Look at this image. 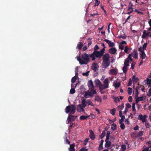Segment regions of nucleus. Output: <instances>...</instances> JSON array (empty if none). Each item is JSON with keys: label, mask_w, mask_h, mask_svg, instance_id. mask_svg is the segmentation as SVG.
Listing matches in <instances>:
<instances>
[{"label": "nucleus", "mask_w": 151, "mask_h": 151, "mask_svg": "<svg viewBox=\"0 0 151 151\" xmlns=\"http://www.w3.org/2000/svg\"><path fill=\"white\" fill-rule=\"evenodd\" d=\"M103 55L102 59V66L103 68H106L108 67L110 65L109 55L108 53L105 54Z\"/></svg>", "instance_id": "obj_1"}, {"label": "nucleus", "mask_w": 151, "mask_h": 151, "mask_svg": "<svg viewBox=\"0 0 151 151\" xmlns=\"http://www.w3.org/2000/svg\"><path fill=\"white\" fill-rule=\"evenodd\" d=\"M99 48L98 46L96 45L94 48L93 52L91 54L89 55L90 57L92 58V60H95L97 55L99 54V51H97Z\"/></svg>", "instance_id": "obj_2"}, {"label": "nucleus", "mask_w": 151, "mask_h": 151, "mask_svg": "<svg viewBox=\"0 0 151 151\" xmlns=\"http://www.w3.org/2000/svg\"><path fill=\"white\" fill-rule=\"evenodd\" d=\"M109 81L108 78L105 79L104 81V85L101 84L99 86L100 91H103L104 89L109 88Z\"/></svg>", "instance_id": "obj_3"}, {"label": "nucleus", "mask_w": 151, "mask_h": 151, "mask_svg": "<svg viewBox=\"0 0 151 151\" xmlns=\"http://www.w3.org/2000/svg\"><path fill=\"white\" fill-rule=\"evenodd\" d=\"M82 104L84 108H85L86 106V104H88V105H91L92 106H93L94 104L93 103H92L90 100L87 99H84L82 101Z\"/></svg>", "instance_id": "obj_4"}, {"label": "nucleus", "mask_w": 151, "mask_h": 151, "mask_svg": "<svg viewBox=\"0 0 151 151\" xmlns=\"http://www.w3.org/2000/svg\"><path fill=\"white\" fill-rule=\"evenodd\" d=\"M89 55L86 54L85 53H83L81 56V58L84 59L83 60V63L82 64H86L89 62Z\"/></svg>", "instance_id": "obj_5"}, {"label": "nucleus", "mask_w": 151, "mask_h": 151, "mask_svg": "<svg viewBox=\"0 0 151 151\" xmlns=\"http://www.w3.org/2000/svg\"><path fill=\"white\" fill-rule=\"evenodd\" d=\"M77 117L76 116L69 115L66 121L67 124H68L70 122L74 121Z\"/></svg>", "instance_id": "obj_6"}, {"label": "nucleus", "mask_w": 151, "mask_h": 151, "mask_svg": "<svg viewBox=\"0 0 151 151\" xmlns=\"http://www.w3.org/2000/svg\"><path fill=\"white\" fill-rule=\"evenodd\" d=\"M138 51L140 52V57L142 58V59H145L146 57V55L145 53L144 50H142V48L141 46L139 48Z\"/></svg>", "instance_id": "obj_7"}, {"label": "nucleus", "mask_w": 151, "mask_h": 151, "mask_svg": "<svg viewBox=\"0 0 151 151\" xmlns=\"http://www.w3.org/2000/svg\"><path fill=\"white\" fill-rule=\"evenodd\" d=\"M99 67V65L96 63H93L92 65L91 68L94 72H96L98 70V68Z\"/></svg>", "instance_id": "obj_8"}, {"label": "nucleus", "mask_w": 151, "mask_h": 151, "mask_svg": "<svg viewBox=\"0 0 151 151\" xmlns=\"http://www.w3.org/2000/svg\"><path fill=\"white\" fill-rule=\"evenodd\" d=\"M84 108L82 104H79L77 107V110L79 112H83L84 111Z\"/></svg>", "instance_id": "obj_9"}, {"label": "nucleus", "mask_w": 151, "mask_h": 151, "mask_svg": "<svg viewBox=\"0 0 151 151\" xmlns=\"http://www.w3.org/2000/svg\"><path fill=\"white\" fill-rule=\"evenodd\" d=\"M105 50V48H103L100 51H99V54H97L96 58H97L99 59H100L101 58V57L103 56V54L104 53V51Z\"/></svg>", "instance_id": "obj_10"}, {"label": "nucleus", "mask_w": 151, "mask_h": 151, "mask_svg": "<svg viewBox=\"0 0 151 151\" xmlns=\"http://www.w3.org/2000/svg\"><path fill=\"white\" fill-rule=\"evenodd\" d=\"M88 86L89 88L90 89L94 88V86L93 84V83L91 80H90L88 81Z\"/></svg>", "instance_id": "obj_11"}, {"label": "nucleus", "mask_w": 151, "mask_h": 151, "mask_svg": "<svg viewBox=\"0 0 151 151\" xmlns=\"http://www.w3.org/2000/svg\"><path fill=\"white\" fill-rule=\"evenodd\" d=\"M104 41H105L108 44L109 47H113L115 46V44L114 43L111 42L108 39H105L104 40Z\"/></svg>", "instance_id": "obj_12"}, {"label": "nucleus", "mask_w": 151, "mask_h": 151, "mask_svg": "<svg viewBox=\"0 0 151 151\" xmlns=\"http://www.w3.org/2000/svg\"><path fill=\"white\" fill-rule=\"evenodd\" d=\"M89 96L90 97H92L93 96V95L96 93V90L93 89H91L90 91L89 92Z\"/></svg>", "instance_id": "obj_13"}, {"label": "nucleus", "mask_w": 151, "mask_h": 151, "mask_svg": "<svg viewBox=\"0 0 151 151\" xmlns=\"http://www.w3.org/2000/svg\"><path fill=\"white\" fill-rule=\"evenodd\" d=\"M146 98L145 96L144 97L143 96L139 97H138L136 99V104H137L140 101H142L145 99Z\"/></svg>", "instance_id": "obj_14"}, {"label": "nucleus", "mask_w": 151, "mask_h": 151, "mask_svg": "<svg viewBox=\"0 0 151 151\" xmlns=\"http://www.w3.org/2000/svg\"><path fill=\"white\" fill-rule=\"evenodd\" d=\"M116 51L117 50L115 47H112L110 48L109 50V52L112 54H115Z\"/></svg>", "instance_id": "obj_15"}, {"label": "nucleus", "mask_w": 151, "mask_h": 151, "mask_svg": "<svg viewBox=\"0 0 151 151\" xmlns=\"http://www.w3.org/2000/svg\"><path fill=\"white\" fill-rule=\"evenodd\" d=\"M90 135L89 136L90 138L92 140H93L95 138V134L93 131L91 130H89Z\"/></svg>", "instance_id": "obj_16"}, {"label": "nucleus", "mask_w": 151, "mask_h": 151, "mask_svg": "<svg viewBox=\"0 0 151 151\" xmlns=\"http://www.w3.org/2000/svg\"><path fill=\"white\" fill-rule=\"evenodd\" d=\"M75 144L74 143L70 145V147L68 149L69 151H77V150H75Z\"/></svg>", "instance_id": "obj_17"}, {"label": "nucleus", "mask_w": 151, "mask_h": 151, "mask_svg": "<svg viewBox=\"0 0 151 151\" xmlns=\"http://www.w3.org/2000/svg\"><path fill=\"white\" fill-rule=\"evenodd\" d=\"M71 108L70 113L72 114H74L76 110L75 106L74 105H71Z\"/></svg>", "instance_id": "obj_18"}, {"label": "nucleus", "mask_w": 151, "mask_h": 151, "mask_svg": "<svg viewBox=\"0 0 151 151\" xmlns=\"http://www.w3.org/2000/svg\"><path fill=\"white\" fill-rule=\"evenodd\" d=\"M108 140H105L106 143L105 145V147H109L111 145V142L110 141H108Z\"/></svg>", "instance_id": "obj_19"}, {"label": "nucleus", "mask_w": 151, "mask_h": 151, "mask_svg": "<svg viewBox=\"0 0 151 151\" xmlns=\"http://www.w3.org/2000/svg\"><path fill=\"white\" fill-rule=\"evenodd\" d=\"M148 36V33L146 32V30H144L143 32V33L142 35V39H145Z\"/></svg>", "instance_id": "obj_20"}, {"label": "nucleus", "mask_w": 151, "mask_h": 151, "mask_svg": "<svg viewBox=\"0 0 151 151\" xmlns=\"http://www.w3.org/2000/svg\"><path fill=\"white\" fill-rule=\"evenodd\" d=\"M132 55L135 59L138 58V53L137 51H134L132 53Z\"/></svg>", "instance_id": "obj_21"}, {"label": "nucleus", "mask_w": 151, "mask_h": 151, "mask_svg": "<svg viewBox=\"0 0 151 151\" xmlns=\"http://www.w3.org/2000/svg\"><path fill=\"white\" fill-rule=\"evenodd\" d=\"M109 72L112 75H116L117 74V72L114 69H110Z\"/></svg>", "instance_id": "obj_22"}, {"label": "nucleus", "mask_w": 151, "mask_h": 151, "mask_svg": "<svg viewBox=\"0 0 151 151\" xmlns=\"http://www.w3.org/2000/svg\"><path fill=\"white\" fill-rule=\"evenodd\" d=\"M133 9L131 6H129L128 8L127 9L128 12H127V14H129L132 13V12H134Z\"/></svg>", "instance_id": "obj_23"}, {"label": "nucleus", "mask_w": 151, "mask_h": 151, "mask_svg": "<svg viewBox=\"0 0 151 151\" xmlns=\"http://www.w3.org/2000/svg\"><path fill=\"white\" fill-rule=\"evenodd\" d=\"M104 142V140L103 139H102L101 140V143L100 144L99 146V147L98 150H102L103 148V143Z\"/></svg>", "instance_id": "obj_24"}, {"label": "nucleus", "mask_w": 151, "mask_h": 151, "mask_svg": "<svg viewBox=\"0 0 151 151\" xmlns=\"http://www.w3.org/2000/svg\"><path fill=\"white\" fill-rule=\"evenodd\" d=\"M71 105L70 106H67L65 109V112L66 113L70 112L71 111Z\"/></svg>", "instance_id": "obj_25"}, {"label": "nucleus", "mask_w": 151, "mask_h": 151, "mask_svg": "<svg viewBox=\"0 0 151 151\" xmlns=\"http://www.w3.org/2000/svg\"><path fill=\"white\" fill-rule=\"evenodd\" d=\"M83 45V44L81 42H80L78 43L77 47L78 48L79 50H81Z\"/></svg>", "instance_id": "obj_26"}, {"label": "nucleus", "mask_w": 151, "mask_h": 151, "mask_svg": "<svg viewBox=\"0 0 151 151\" xmlns=\"http://www.w3.org/2000/svg\"><path fill=\"white\" fill-rule=\"evenodd\" d=\"M95 100L99 102H101L102 101V99L99 96H96L95 97Z\"/></svg>", "instance_id": "obj_27"}, {"label": "nucleus", "mask_w": 151, "mask_h": 151, "mask_svg": "<svg viewBox=\"0 0 151 151\" xmlns=\"http://www.w3.org/2000/svg\"><path fill=\"white\" fill-rule=\"evenodd\" d=\"M129 59L127 58H126L124 60V65L127 66H129Z\"/></svg>", "instance_id": "obj_28"}, {"label": "nucleus", "mask_w": 151, "mask_h": 151, "mask_svg": "<svg viewBox=\"0 0 151 151\" xmlns=\"http://www.w3.org/2000/svg\"><path fill=\"white\" fill-rule=\"evenodd\" d=\"M132 79L133 81L135 83L139 81L138 78L137 77L136 78L135 76H134L132 77Z\"/></svg>", "instance_id": "obj_29"}, {"label": "nucleus", "mask_w": 151, "mask_h": 151, "mask_svg": "<svg viewBox=\"0 0 151 151\" xmlns=\"http://www.w3.org/2000/svg\"><path fill=\"white\" fill-rule=\"evenodd\" d=\"M90 117V115H88L87 116H85L82 115L80 116V119L81 120H83L86 119L87 118Z\"/></svg>", "instance_id": "obj_30"}, {"label": "nucleus", "mask_w": 151, "mask_h": 151, "mask_svg": "<svg viewBox=\"0 0 151 151\" xmlns=\"http://www.w3.org/2000/svg\"><path fill=\"white\" fill-rule=\"evenodd\" d=\"M112 126L111 129L113 131H114L116 129V125L114 123H113L112 124Z\"/></svg>", "instance_id": "obj_31"}, {"label": "nucleus", "mask_w": 151, "mask_h": 151, "mask_svg": "<svg viewBox=\"0 0 151 151\" xmlns=\"http://www.w3.org/2000/svg\"><path fill=\"white\" fill-rule=\"evenodd\" d=\"M127 66H126L124 65V66L122 68V70L123 71V72L125 73H126L127 71Z\"/></svg>", "instance_id": "obj_32"}, {"label": "nucleus", "mask_w": 151, "mask_h": 151, "mask_svg": "<svg viewBox=\"0 0 151 151\" xmlns=\"http://www.w3.org/2000/svg\"><path fill=\"white\" fill-rule=\"evenodd\" d=\"M116 109L115 108H114L111 109L110 110V113L113 115H114L115 114V111Z\"/></svg>", "instance_id": "obj_33"}, {"label": "nucleus", "mask_w": 151, "mask_h": 151, "mask_svg": "<svg viewBox=\"0 0 151 151\" xmlns=\"http://www.w3.org/2000/svg\"><path fill=\"white\" fill-rule=\"evenodd\" d=\"M127 91H128V94L129 95H130L132 93V88L129 87L128 88Z\"/></svg>", "instance_id": "obj_34"}, {"label": "nucleus", "mask_w": 151, "mask_h": 151, "mask_svg": "<svg viewBox=\"0 0 151 151\" xmlns=\"http://www.w3.org/2000/svg\"><path fill=\"white\" fill-rule=\"evenodd\" d=\"M77 60L79 61L81 65H83L84 64H82L83 63V60H82L80 57H78L77 58Z\"/></svg>", "instance_id": "obj_35"}, {"label": "nucleus", "mask_w": 151, "mask_h": 151, "mask_svg": "<svg viewBox=\"0 0 151 151\" xmlns=\"http://www.w3.org/2000/svg\"><path fill=\"white\" fill-rule=\"evenodd\" d=\"M106 132L105 131H103L102 133L101 134L100 136V138L101 139H102L105 136Z\"/></svg>", "instance_id": "obj_36"}, {"label": "nucleus", "mask_w": 151, "mask_h": 151, "mask_svg": "<svg viewBox=\"0 0 151 151\" xmlns=\"http://www.w3.org/2000/svg\"><path fill=\"white\" fill-rule=\"evenodd\" d=\"M147 117V116L145 115H144V117L142 119H141V120L142 121V122L143 123L146 122L147 121V119H146V118Z\"/></svg>", "instance_id": "obj_37"}, {"label": "nucleus", "mask_w": 151, "mask_h": 151, "mask_svg": "<svg viewBox=\"0 0 151 151\" xmlns=\"http://www.w3.org/2000/svg\"><path fill=\"white\" fill-rule=\"evenodd\" d=\"M76 79H77V77L76 76L72 78L71 80V82L72 83H74L76 81Z\"/></svg>", "instance_id": "obj_38"}, {"label": "nucleus", "mask_w": 151, "mask_h": 151, "mask_svg": "<svg viewBox=\"0 0 151 151\" xmlns=\"http://www.w3.org/2000/svg\"><path fill=\"white\" fill-rule=\"evenodd\" d=\"M110 132L109 131H107L106 134V140H109V139Z\"/></svg>", "instance_id": "obj_39"}, {"label": "nucleus", "mask_w": 151, "mask_h": 151, "mask_svg": "<svg viewBox=\"0 0 151 151\" xmlns=\"http://www.w3.org/2000/svg\"><path fill=\"white\" fill-rule=\"evenodd\" d=\"M143 134V132L140 131L138 132L137 134V136L138 137H142Z\"/></svg>", "instance_id": "obj_40"}, {"label": "nucleus", "mask_w": 151, "mask_h": 151, "mask_svg": "<svg viewBox=\"0 0 151 151\" xmlns=\"http://www.w3.org/2000/svg\"><path fill=\"white\" fill-rule=\"evenodd\" d=\"M120 85V83L119 82L116 83L114 84V86L115 88L119 87Z\"/></svg>", "instance_id": "obj_41"}, {"label": "nucleus", "mask_w": 151, "mask_h": 151, "mask_svg": "<svg viewBox=\"0 0 151 151\" xmlns=\"http://www.w3.org/2000/svg\"><path fill=\"white\" fill-rule=\"evenodd\" d=\"M124 107V104L123 103L122 104L118 106V109L119 110L122 109Z\"/></svg>", "instance_id": "obj_42"}, {"label": "nucleus", "mask_w": 151, "mask_h": 151, "mask_svg": "<svg viewBox=\"0 0 151 151\" xmlns=\"http://www.w3.org/2000/svg\"><path fill=\"white\" fill-rule=\"evenodd\" d=\"M76 125L75 124V123H70V125L69 127V129H71V128L72 127H74Z\"/></svg>", "instance_id": "obj_43"}, {"label": "nucleus", "mask_w": 151, "mask_h": 151, "mask_svg": "<svg viewBox=\"0 0 151 151\" xmlns=\"http://www.w3.org/2000/svg\"><path fill=\"white\" fill-rule=\"evenodd\" d=\"M138 95H139V92L138 91H137V90H136V91H135V93L134 96V98L135 99H136L137 97H138Z\"/></svg>", "instance_id": "obj_44"}, {"label": "nucleus", "mask_w": 151, "mask_h": 151, "mask_svg": "<svg viewBox=\"0 0 151 151\" xmlns=\"http://www.w3.org/2000/svg\"><path fill=\"white\" fill-rule=\"evenodd\" d=\"M91 38H88V40H89L88 42V47H89L92 44V41H91Z\"/></svg>", "instance_id": "obj_45"}, {"label": "nucleus", "mask_w": 151, "mask_h": 151, "mask_svg": "<svg viewBox=\"0 0 151 151\" xmlns=\"http://www.w3.org/2000/svg\"><path fill=\"white\" fill-rule=\"evenodd\" d=\"M96 83V85H99V86L101 84H102L101 83V82L98 79L95 81Z\"/></svg>", "instance_id": "obj_46"}, {"label": "nucleus", "mask_w": 151, "mask_h": 151, "mask_svg": "<svg viewBox=\"0 0 151 151\" xmlns=\"http://www.w3.org/2000/svg\"><path fill=\"white\" fill-rule=\"evenodd\" d=\"M147 44V43H145L144 44L142 47V49L143 50H146Z\"/></svg>", "instance_id": "obj_47"}, {"label": "nucleus", "mask_w": 151, "mask_h": 151, "mask_svg": "<svg viewBox=\"0 0 151 151\" xmlns=\"http://www.w3.org/2000/svg\"><path fill=\"white\" fill-rule=\"evenodd\" d=\"M100 3V1H99L98 0H96L95 2V5H94V6H98Z\"/></svg>", "instance_id": "obj_48"}, {"label": "nucleus", "mask_w": 151, "mask_h": 151, "mask_svg": "<svg viewBox=\"0 0 151 151\" xmlns=\"http://www.w3.org/2000/svg\"><path fill=\"white\" fill-rule=\"evenodd\" d=\"M89 139V138H86L85 139V140L84 141V143H83V145H86Z\"/></svg>", "instance_id": "obj_49"}, {"label": "nucleus", "mask_w": 151, "mask_h": 151, "mask_svg": "<svg viewBox=\"0 0 151 151\" xmlns=\"http://www.w3.org/2000/svg\"><path fill=\"white\" fill-rule=\"evenodd\" d=\"M75 92V90L74 88H71L70 91V93L71 94H73Z\"/></svg>", "instance_id": "obj_50"}, {"label": "nucleus", "mask_w": 151, "mask_h": 151, "mask_svg": "<svg viewBox=\"0 0 151 151\" xmlns=\"http://www.w3.org/2000/svg\"><path fill=\"white\" fill-rule=\"evenodd\" d=\"M132 55V54L131 53L130 54H129L127 58L129 59V61L130 60L131 61H132V58L131 56Z\"/></svg>", "instance_id": "obj_51"}, {"label": "nucleus", "mask_w": 151, "mask_h": 151, "mask_svg": "<svg viewBox=\"0 0 151 151\" xmlns=\"http://www.w3.org/2000/svg\"><path fill=\"white\" fill-rule=\"evenodd\" d=\"M134 12H137L138 14H143V12L139 11L137 9H134Z\"/></svg>", "instance_id": "obj_52"}, {"label": "nucleus", "mask_w": 151, "mask_h": 151, "mask_svg": "<svg viewBox=\"0 0 151 151\" xmlns=\"http://www.w3.org/2000/svg\"><path fill=\"white\" fill-rule=\"evenodd\" d=\"M119 49L122 50L124 49V46L123 45L120 43L119 45Z\"/></svg>", "instance_id": "obj_53"}, {"label": "nucleus", "mask_w": 151, "mask_h": 151, "mask_svg": "<svg viewBox=\"0 0 151 151\" xmlns=\"http://www.w3.org/2000/svg\"><path fill=\"white\" fill-rule=\"evenodd\" d=\"M121 124L120 126V127L122 129H123L125 128V127L124 124V123H122V124Z\"/></svg>", "instance_id": "obj_54"}, {"label": "nucleus", "mask_w": 151, "mask_h": 151, "mask_svg": "<svg viewBox=\"0 0 151 151\" xmlns=\"http://www.w3.org/2000/svg\"><path fill=\"white\" fill-rule=\"evenodd\" d=\"M128 50V47L127 46H126L125 47V49L124 50V52L126 53H127Z\"/></svg>", "instance_id": "obj_55"}, {"label": "nucleus", "mask_w": 151, "mask_h": 151, "mask_svg": "<svg viewBox=\"0 0 151 151\" xmlns=\"http://www.w3.org/2000/svg\"><path fill=\"white\" fill-rule=\"evenodd\" d=\"M89 96V93L88 92H86L84 94V97L86 98H88V96Z\"/></svg>", "instance_id": "obj_56"}, {"label": "nucleus", "mask_w": 151, "mask_h": 151, "mask_svg": "<svg viewBox=\"0 0 151 151\" xmlns=\"http://www.w3.org/2000/svg\"><path fill=\"white\" fill-rule=\"evenodd\" d=\"M147 95L149 96H151V88H150L149 89V91L147 93Z\"/></svg>", "instance_id": "obj_57"}, {"label": "nucleus", "mask_w": 151, "mask_h": 151, "mask_svg": "<svg viewBox=\"0 0 151 151\" xmlns=\"http://www.w3.org/2000/svg\"><path fill=\"white\" fill-rule=\"evenodd\" d=\"M132 109L133 111H135L136 110V109L135 108V104L134 103H133L132 104Z\"/></svg>", "instance_id": "obj_58"}, {"label": "nucleus", "mask_w": 151, "mask_h": 151, "mask_svg": "<svg viewBox=\"0 0 151 151\" xmlns=\"http://www.w3.org/2000/svg\"><path fill=\"white\" fill-rule=\"evenodd\" d=\"M116 120V118H115L113 120H112L111 119H109V123H112V122H115Z\"/></svg>", "instance_id": "obj_59"}, {"label": "nucleus", "mask_w": 151, "mask_h": 151, "mask_svg": "<svg viewBox=\"0 0 151 151\" xmlns=\"http://www.w3.org/2000/svg\"><path fill=\"white\" fill-rule=\"evenodd\" d=\"M135 63L133 62L131 65V68L132 69H133L134 68L135 66Z\"/></svg>", "instance_id": "obj_60"}, {"label": "nucleus", "mask_w": 151, "mask_h": 151, "mask_svg": "<svg viewBox=\"0 0 151 151\" xmlns=\"http://www.w3.org/2000/svg\"><path fill=\"white\" fill-rule=\"evenodd\" d=\"M128 100L129 102H131L132 101V96H129L128 98Z\"/></svg>", "instance_id": "obj_61"}, {"label": "nucleus", "mask_w": 151, "mask_h": 151, "mask_svg": "<svg viewBox=\"0 0 151 151\" xmlns=\"http://www.w3.org/2000/svg\"><path fill=\"white\" fill-rule=\"evenodd\" d=\"M89 71H88L85 73H83V76H88L89 75Z\"/></svg>", "instance_id": "obj_62"}, {"label": "nucleus", "mask_w": 151, "mask_h": 151, "mask_svg": "<svg viewBox=\"0 0 151 151\" xmlns=\"http://www.w3.org/2000/svg\"><path fill=\"white\" fill-rule=\"evenodd\" d=\"M149 151V147H146L144 148L142 151Z\"/></svg>", "instance_id": "obj_63"}, {"label": "nucleus", "mask_w": 151, "mask_h": 151, "mask_svg": "<svg viewBox=\"0 0 151 151\" xmlns=\"http://www.w3.org/2000/svg\"><path fill=\"white\" fill-rule=\"evenodd\" d=\"M80 151H88L87 149L83 147L80 150Z\"/></svg>", "instance_id": "obj_64"}]
</instances>
